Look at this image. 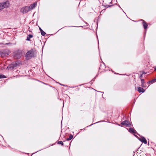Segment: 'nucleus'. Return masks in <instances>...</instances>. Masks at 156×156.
<instances>
[{
    "instance_id": "nucleus-1",
    "label": "nucleus",
    "mask_w": 156,
    "mask_h": 156,
    "mask_svg": "<svg viewBox=\"0 0 156 156\" xmlns=\"http://www.w3.org/2000/svg\"><path fill=\"white\" fill-rule=\"evenodd\" d=\"M26 58L27 59H29L32 58L34 57V50L31 49L30 50L28 51L26 54Z\"/></svg>"
},
{
    "instance_id": "nucleus-2",
    "label": "nucleus",
    "mask_w": 156,
    "mask_h": 156,
    "mask_svg": "<svg viewBox=\"0 0 156 156\" xmlns=\"http://www.w3.org/2000/svg\"><path fill=\"white\" fill-rule=\"evenodd\" d=\"M9 6V2L8 1L4 2L2 3H0V9L1 10L4 8L8 7Z\"/></svg>"
},
{
    "instance_id": "nucleus-3",
    "label": "nucleus",
    "mask_w": 156,
    "mask_h": 156,
    "mask_svg": "<svg viewBox=\"0 0 156 156\" xmlns=\"http://www.w3.org/2000/svg\"><path fill=\"white\" fill-rule=\"evenodd\" d=\"M18 63L17 62H13L8 66L7 68L9 69L12 70L13 69L14 67H16Z\"/></svg>"
},
{
    "instance_id": "nucleus-4",
    "label": "nucleus",
    "mask_w": 156,
    "mask_h": 156,
    "mask_svg": "<svg viewBox=\"0 0 156 156\" xmlns=\"http://www.w3.org/2000/svg\"><path fill=\"white\" fill-rule=\"evenodd\" d=\"M13 56L15 59H19L21 56V54L20 52L15 51L13 53Z\"/></svg>"
},
{
    "instance_id": "nucleus-5",
    "label": "nucleus",
    "mask_w": 156,
    "mask_h": 156,
    "mask_svg": "<svg viewBox=\"0 0 156 156\" xmlns=\"http://www.w3.org/2000/svg\"><path fill=\"white\" fill-rule=\"evenodd\" d=\"M29 8V7L28 6H25L21 9L20 11L23 14L27 13L28 12V11H30Z\"/></svg>"
},
{
    "instance_id": "nucleus-6",
    "label": "nucleus",
    "mask_w": 156,
    "mask_h": 156,
    "mask_svg": "<svg viewBox=\"0 0 156 156\" xmlns=\"http://www.w3.org/2000/svg\"><path fill=\"white\" fill-rule=\"evenodd\" d=\"M121 124L122 125H125L126 127H130L131 126L130 122L127 120H125L122 122Z\"/></svg>"
},
{
    "instance_id": "nucleus-7",
    "label": "nucleus",
    "mask_w": 156,
    "mask_h": 156,
    "mask_svg": "<svg viewBox=\"0 0 156 156\" xmlns=\"http://www.w3.org/2000/svg\"><path fill=\"white\" fill-rule=\"evenodd\" d=\"M37 5V3L36 2H35L33 4H31L30 6H28V7H29V9H30V11L34 8Z\"/></svg>"
},
{
    "instance_id": "nucleus-8",
    "label": "nucleus",
    "mask_w": 156,
    "mask_h": 156,
    "mask_svg": "<svg viewBox=\"0 0 156 156\" xmlns=\"http://www.w3.org/2000/svg\"><path fill=\"white\" fill-rule=\"evenodd\" d=\"M138 139L142 142L144 143V144H147V141L146 139L144 137H142L141 138H139Z\"/></svg>"
},
{
    "instance_id": "nucleus-9",
    "label": "nucleus",
    "mask_w": 156,
    "mask_h": 156,
    "mask_svg": "<svg viewBox=\"0 0 156 156\" xmlns=\"http://www.w3.org/2000/svg\"><path fill=\"white\" fill-rule=\"evenodd\" d=\"M140 80L141 81V86L142 87H146V85L145 83L144 82V79L140 78Z\"/></svg>"
},
{
    "instance_id": "nucleus-10",
    "label": "nucleus",
    "mask_w": 156,
    "mask_h": 156,
    "mask_svg": "<svg viewBox=\"0 0 156 156\" xmlns=\"http://www.w3.org/2000/svg\"><path fill=\"white\" fill-rule=\"evenodd\" d=\"M141 21H142V23L144 26V29L146 30L147 28L148 25L147 23L144 20H141Z\"/></svg>"
},
{
    "instance_id": "nucleus-11",
    "label": "nucleus",
    "mask_w": 156,
    "mask_h": 156,
    "mask_svg": "<svg viewBox=\"0 0 156 156\" xmlns=\"http://www.w3.org/2000/svg\"><path fill=\"white\" fill-rule=\"evenodd\" d=\"M137 90L139 93H143L145 91V90L140 87H137Z\"/></svg>"
},
{
    "instance_id": "nucleus-12",
    "label": "nucleus",
    "mask_w": 156,
    "mask_h": 156,
    "mask_svg": "<svg viewBox=\"0 0 156 156\" xmlns=\"http://www.w3.org/2000/svg\"><path fill=\"white\" fill-rule=\"evenodd\" d=\"M129 131L131 133H136L135 130H134L132 128H129Z\"/></svg>"
},
{
    "instance_id": "nucleus-13",
    "label": "nucleus",
    "mask_w": 156,
    "mask_h": 156,
    "mask_svg": "<svg viewBox=\"0 0 156 156\" xmlns=\"http://www.w3.org/2000/svg\"><path fill=\"white\" fill-rule=\"evenodd\" d=\"M33 37V36L31 34H29L28 35L27 37L26 40L27 41H30V39L32 38Z\"/></svg>"
},
{
    "instance_id": "nucleus-14",
    "label": "nucleus",
    "mask_w": 156,
    "mask_h": 156,
    "mask_svg": "<svg viewBox=\"0 0 156 156\" xmlns=\"http://www.w3.org/2000/svg\"><path fill=\"white\" fill-rule=\"evenodd\" d=\"M73 137V136L72 134H70L69 135V137L67 139H66V140L67 141L70 140H71Z\"/></svg>"
},
{
    "instance_id": "nucleus-15",
    "label": "nucleus",
    "mask_w": 156,
    "mask_h": 156,
    "mask_svg": "<svg viewBox=\"0 0 156 156\" xmlns=\"http://www.w3.org/2000/svg\"><path fill=\"white\" fill-rule=\"evenodd\" d=\"M6 78V77L4 75H3V74H2V75L0 74V79H2V78Z\"/></svg>"
},
{
    "instance_id": "nucleus-16",
    "label": "nucleus",
    "mask_w": 156,
    "mask_h": 156,
    "mask_svg": "<svg viewBox=\"0 0 156 156\" xmlns=\"http://www.w3.org/2000/svg\"><path fill=\"white\" fill-rule=\"evenodd\" d=\"M57 144H61L63 146L64 145L63 142L62 141H59L57 142Z\"/></svg>"
},
{
    "instance_id": "nucleus-17",
    "label": "nucleus",
    "mask_w": 156,
    "mask_h": 156,
    "mask_svg": "<svg viewBox=\"0 0 156 156\" xmlns=\"http://www.w3.org/2000/svg\"><path fill=\"white\" fill-rule=\"evenodd\" d=\"M41 34L42 36H44L46 34V33L43 30L41 31Z\"/></svg>"
},
{
    "instance_id": "nucleus-18",
    "label": "nucleus",
    "mask_w": 156,
    "mask_h": 156,
    "mask_svg": "<svg viewBox=\"0 0 156 156\" xmlns=\"http://www.w3.org/2000/svg\"><path fill=\"white\" fill-rule=\"evenodd\" d=\"M156 80V78L153 79L152 80H151V81H150V82H151V83H153L155 82Z\"/></svg>"
},
{
    "instance_id": "nucleus-19",
    "label": "nucleus",
    "mask_w": 156,
    "mask_h": 156,
    "mask_svg": "<svg viewBox=\"0 0 156 156\" xmlns=\"http://www.w3.org/2000/svg\"><path fill=\"white\" fill-rule=\"evenodd\" d=\"M139 78H141L143 77V74H141L140 76H139Z\"/></svg>"
},
{
    "instance_id": "nucleus-20",
    "label": "nucleus",
    "mask_w": 156,
    "mask_h": 156,
    "mask_svg": "<svg viewBox=\"0 0 156 156\" xmlns=\"http://www.w3.org/2000/svg\"><path fill=\"white\" fill-rule=\"evenodd\" d=\"M146 73H146V72H145L144 71V72H143L142 74H143V75L144 74H146Z\"/></svg>"
},
{
    "instance_id": "nucleus-21",
    "label": "nucleus",
    "mask_w": 156,
    "mask_h": 156,
    "mask_svg": "<svg viewBox=\"0 0 156 156\" xmlns=\"http://www.w3.org/2000/svg\"><path fill=\"white\" fill-rule=\"evenodd\" d=\"M150 83H151V82H150V81H149L147 82V84H149Z\"/></svg>"
},
{
    "instance_id": "nucleus-22",
    "label": "nucleus",
    "mask_w": 156,
    "mask_h": 156,
    "mask_svg": "<svg viewBox=\"0 0 156 156\" xmlns=\"http://www.w3.org/2000/svg\"><path fill=\"white\" fill-rule=\"evenodd\" d=\"M39 30L41 32V31L43 30L40 27H39Z\"/></svg>"
},
{
    "instance_id": "nucleus-23",
    "label": "nucleus",
    "mask_w": 156,
    "mask_h": 156,
    "mask_svg": "<svg viewBox=\"0 0 156 156\" xmlns=\"http://www.w3.org/2000/svg\"><path fill=\"white\" fill-rule=\"evenodd\" d=\"M85 104V103H83V104H81V106H83V104Z\"/></svg>"
},
{
    "instance_id": "nucleus-24",
    "label": "nucleus",
    "mask_w": 156,
    "mask_h": 156,
    "mask_svg": "<svg viewBox=\"0 0 156 156\" xmlns=\"http://www.w3.org/2000/svg\"><path fill=\"white\" fill-rule=\"evenodd\" d=\"M155 70H156V67H155L154 68Z\"/></svg>"
}]
</instances>
